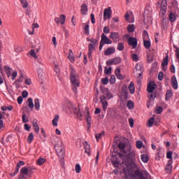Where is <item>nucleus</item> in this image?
Returning <instances> with one entry per match:
<instances>
[{
  "mask_svg": "<svg viewBox=\"0 0 179 179\" xmlns=\"http://www.w3.org/2000/svg\"><path fill=\"white\" fill-rule=\"evenodd\" d=\"M69 69L71 89L74 94H78V87L80 86V80L78 73H76V70H75L72 65H70Z\"/></svg>",
  "mask_w": 179,
  "mask_h": 179,
  "instance_id": "nucleus-1",
  "label": "nucleus"
},
{
  "mask_svg": "<svg viewBox=\"0 0 179 179\" xmlns=\"http://www.w3.org/2000/svg\"><path fill=\"white\" fill-rule=\"evenodd\" d=\"M160 8L159 16L164 17L167 12V0H162L161 4L159 2L157 3V9Z\"/></svg>",
  "mask_w": 179,
  "mask_h": 179,
  "instance_id": "nucleus-2",
  "label": "nucleus"
},
{
  "mask_svg": "<svg viewBox=\"0 0 179 179\" xmlns=\"http://www.w3.org/2000/svg\"><path fill=\"white\" fill-rule=\"evenodd\" d=\"M132 179H148L146 173L141 171L139 169L134 171V174L131 175Z\"/></svg>",
  "mask_w": 179,
  "mask_h": 179,
  "instance_id": "nucleus-3",
  "label": "nucleus"
},
{
  "mask_svg": "<svg viewBox=\"0 0 179 179\" xmlns=\"http://www.w3.org/2000/svg\"><path fill=\"white\" fill-rule=\"evenodd\" d=\"M105 44H113V41L110 38H108V37H107V35L102 34L101 36V41L99 43V51H101V50H103V47H104Z\"/></svg>",
  "mask_w": 179,
  "mask_h": 179,
  "instance_id": "nucleus-4",
  "label": "nucleus"
},
{
  "mask_svg": "<svg viewBox=\"0 0 179 179\" xmlns=\"http://www.w3.org/2000/svg\"><path fill=\"white\" fill-rule=\"evenodd\" d=\"M136 78L142 79V74L143 73V64L137 63L136 65V71L134 72Z\"/></svg>",
  "mask_w": 179,
  "mask_h": 179,
  "instance_id": "nucleus-5",
  "label": "nucleus"
},
{
  "mask_svg": "<svg viewBox=\"0 0 179 179\" xmlns=\"http://www.w3.org/2000/svg\"><path fill=\"white\" fill-rule=\"evenodd\" d=\"M69 108H70L71 111H72L73 114L76 115L78 120H82V113H80V109H78V108L73 106L72 103H69Z\"/></svg>",
  "mask_w": 179,
  "mask_h": 179,
  "instance_id": "nucleus-6",
  "label": "nucleus"
},
{
  "mask_svg": "<svg viewBox=\"0 0 179 179\" xmlns=\"http://www.w3.org/2000/svg\"><path fill=\"white\" fill-rule=\"evenodd\" d=\"M103 95L99 97L100 99L103 100H110V99H113V94H111V92L108 90V89L106 88L102 90Z\"/></svg>",
  "mask_w": 179,
  "mask_h": 179,
  "instance_id": "nucleus-7",
  "label": "nucleus"
},
{
  "mask_svg": "<svg viewBox=\"0 0 179 179\" xmlns=\"http://www.w3.org/2000/svg\"><path fill=\"white\" fill-rule=\"evenodd\" d=\"M127 43L129 45H131L132 47L133 50H135V48L138 47V40H136V38L129 37V38L127 39Z\"/></svg>",
  "mask_w": 179,
  "mask_h": 179,
  "instance_id": "nucleus-8",
  "label": "nucleus"
},
{
  "mask_svg": "<svg viewBox=\"0 0 179 179\" xmlns=\"http://www.w3.org/2000/svg\"><path fill=\"white\" fill-rule=\"evenodd\" d=\"M55 150L58 157L62 159V161L64 160V155H65V150H64V148L55 145Z\"/></svg>",
  "mask_w": 179,
  "mask_h": 179,
  "instance_id": "nucleus-9",
  "label": "nucleus"
},
{
  "mask_svg": "<svg viewBox=\"0 0 179 179\" xmlns=\"http://www.w3.org/2000/svg\"><path fill=\"white\" fill-rule=\"evenodd\" d=\"M29 167H22L20 170L19 176L22 177L24 179L27 178V176H29Z\"/></svg>",
  "mask_w": 179,
  "mask_h": 179,
  "instance_id": "nucleus-10",
  "label": "nucleus"
},
{
  "mask_svg": "<svg viewBox=\"0 0 179 179\" xmlns=\"http://www.w3.org/2000/svg\"><path fill=\"white\" fill-rule=\"evenodd\" d=\"M66 20V17L64 14L60 15L59 17H56L55 18V23H57V24H59V23H61V24H65Z\"/></svg>",
  "mask_w": 179,
  "mask_h": 179,
  "instance_id": "nucleus-11",
  "label": "nucleus"
},
{
  "mask_svg": "<svg viewBox=\"0 0 179 179\" xmlns=\"http://www.w3.org/2000/svg\"><path fill=\"white\" fill-rule=\"evenodd\" d=\"M118 148L121 150V153H119V155L120 157H122V156H127V151H125V143H120L118 144Z\"/></svg>",
  "mask_w": 179,
  "mask_h": 179,
  "instance_id": "nucleus-12",
  "label": "nucleus"
},
{
  "mask_svg": "<svg viewBox=\"0 0 179 179\" xmlns=\"http://www.w3.org/2000/svg\"><path fill=\"white\" fill-rule=\"evenodd\" d=\"M171 83L173 89L177 90L178 89V82L177 81V78L176 76H173L171 78Z\"/></svg>",
  "mask_w": 179,
  "mask_h": 179,
  "instance_id": "nucleus-13",
  "label": "nucleus"
},
{
  "mask_svg": "<svg viewBox=\"0 0 179 179\" xmlns=\"http://www.w3.org/2000/svg\"><path fill=\"white\" fill-rule=\"evenodd\" d=\"M38 120L37 119H34L32 121V127L34 128V131L38 134L40 132V127L38 126Z\"/></svg>",
  "mask_w": 179,
  "mask_h": 179,
  "instance_id": "nucleus-14",
  "label": "nucleus"
},
{
  "mask_svg": "<svg viewBox=\"0 0 179 179\" xmlns=\"http://www.w3.org/2000/svg\"><path fill=\"white\" fill-rule=\"evenodd\" d=\"M111 18V8H108L104 10L103 12V19L107 20V19Z\"/></svg>",
  "mask_w": 179,
  "mask_h": 179,
  "instance_id": "nucleus-15",
  "label": "nucleus"
},
{
  "mask_svg": "<svg viewBox=\"0 0 179 179\" xmlns=\"http://www.w3.org/2000/svg\"><path fill=\"white\" fill-rule=\"evenodd\" d=\"M171 163H173V159H169L168 161V164L165 167V171L166 173H171V170H173V166L171 165Z\"/></svg>",
  "mask_w": 179,
  "mask_h": 179,
  "instance_id": "nucleus-16",
  "label": "nucleus"
},
{
  "mask_svg": "<svg viewBox=\"0 0 179 179\" xmlns=\"http://www.w3.org/2000/svg\"><path fill=\"white\" fill-rule=\"evenodd\" d=\"M155 89H156V84L153 83H150V84L148 85V93H153Z\"/></svg>",
  "mask_w": 179,
  "mask_h": 179,
  "instance_id": "nucleus-17",
  "label": "nucleus"
},
{
  "mask_svg": "<svg viewBox=\"0 0 179 179\" xmlns=\"http://www.w3.org/2000/svg\"><path fill=\"white\" fill-rule=\"evenodd\" d=\"M115 76L118 78V79H120V80H122L124 79V76L123 75H121V69L120 68H117L115 71Z\"/></svg>",
  "mask_w": 179,
  "mask_h": 179,
  "instance_id": "nucleus-18",
  "label": "nucleus"
},
{
  "mask_svg": "<svg viewBox=\"0 0 179 179\" xmlns=\"http://www.w3.org/2000/svg\"><path fill=\"white\" fill-rule=\"evenodd\" d=\"M109 38H111L113 41H117L120 38V35L117 32H111Z\"/></svg>",
  "mask_w": 179,
  "mask_h": 179,
  "instance_id": "nucleus-19",
  "label": "nucleus"
},
{
  "mask_svg": "<svg viewBox=\"0 0 179 179\" xmlns=\"http://www.w3.org/2000/svg\"><path fill=\"white\" fill-rule=\"evenodd\" d=\"M85 153H87L88 156H91L92 153L90 152V145L87 142L84 143Z\"/></svg>",
  "mask_w": 179,
  "mask_h": 179,
  "instance_id": "nucleus-20",
  "label": "nucleus"
},
{
  "mask_svg": "<svg viewBox=\"0 0 179 179\" xmlns=\"http://www.w3.org/2000/svg\"><path fill=\"white\" fill-rule=\"evenodd\" d=\"M161 26L164 30H166V29H167V26H169V19L164 18L162 21Z\"/></svg>",
  "mask_w": 179,
  "mask_h": 179,
  "instance_id": "nucleus-21",
  "label": "nucleus"
},
{
  "mask_svg": "<svg viewBox=\"0 0 179 179\" xmlns=\"http://www.w3.org/2000/svg\"><path fill=\"white\" fill-rule=\"evenodd\" d=\"M85 110L87 111V114L86 115L87 122L88 124V129L90 128V126L92 125V117L89 115V109L87 108H85Z\"/></svg>",
  "mask_w": 179,
  "mask_h": 179,
  "instance_id": "nucleus-22",
  "label": "nucleus"
},
{
  "mask_svg": "<svg viewBox=\"0 0 179 179\" xmlns=\"http://www.w3.org/2000/svg\"><path fill=\"white\" fill-rule=\"evenodd\" d=\"M115 52V48L111 47L108 48L104 52V55H112V54H114Z\"/></svg>",
  "mask_w": 179,
  "mask_h": 179,
  "instance_id": "nucleus-23",
  "label": "nucleus"
},
{
  "mask_svg": "<svg viewBox=\"0 0 179 179\" xmlns=\"http://www.w3.org/2000/svg\"><path fill=\"white\" fill-rule=\"evenodd\" d=\"M100 101L102 103V108L103 111H106L107 107H108V102L106 99H100Z\"/></svg>",
  "mask_w": 179,
  "mask_h": 179,
  "instance_id": "nucleus-24",
  "label": "nucleus"
},
{
  "mask_svg": "<svg viewBox=\"0 0 179 179\" xmlns=\"http://www.w3.org/2000/svg\"><path fill=\"white\" fill-rule=\"evenodd\" d=\"M173 97V91L171 90H168L166 93L165 99L169 101Z\"/></svg>",
  "mask_w": 179,
  "mask_h": 179,
  "instance_id": "nucleus-25",
  "label": "nucleus"
},
{
  "mask_svg": "<svg viewBox=\"0 0 179 179\" xmlns=\"http://www.w3.org/2000/svg\"><path fill=\"white\" fill-rule=\"evenodd\" d=\"M45 162H47V159H45V158L39 157L36 161V164L38 166H43V164H44Z\"/></svg>",
  "mask_w": 179,
  "mask_h": 179,
  "instance_id": "nucleus-26",
  "label": "nucleus"
},
{
  "mask_svg": "<svg viewBox=\"0 0 179 179\" xmlns=\"http://www.w3.org/2000/svg\"><path fill=\"white\" fill-rule=\"evenodd\" d=\"M93 50H94V45H93L92 43H90L88 48V58H92V52H93Z\"/></svg>",
  "mask_w": 179,
  "mask_h": 179,
  "instance_id": "nucleus-27",
  "label": "nucleus"
},
{
  "mask_svg": "<svg viewBox=\"0 0 179 179\" xmlns=\"http://www.w3.org/2000/svg\"><path fill=\"white\" fill-rule=\"evenodd\" d=\"M59 120V116L58 115H55L54 119L52 121V124L53 127H58V120Z\"/></svg>",
  "mask_w": 179,
  "mask_h": 179,
  "instance_id": "nucleus-28",
  "label": "nucleus"
},
{
  "mask_svg": "<svg viewBox=\"0 0 179 179\" xmlns=\"http://www.w3.org/2000/svg\"><path fill=\"white\" fill-rule=\"evenodd\" d=\"M141 159L143 163H148L149 162V156L146 154H142L141 155Z\"/></svg>",
  "mask_w": 179,
  "mask_h": 179,
  "instance_id": "nucleus-29",
  "label": "nucleus"
},
{
  "mask_svg": "<svg viewBox=\"0 0 179 179\" xmlns=\"http://www.w3.org/2000/svg\"><path fill=\"white\" fill-rule=\"evenodd\" d=\"M4 69L8 78H10V75H12V69L8 66H6Z\"/></svg>",
  "mask_w": 179,
  "mask_h": 179,
  "instance_id": "nucleus-30",
  "label": "nucleus"
},
{
  "mask_svg": "<svg viewBox=\"0 0 179 179\" xmlns=\"http://www.w3.org/2000/svg\"><path fill=\"white\" fill-rule=\"evenodd\" d=\"M129 90L131 93V94H134L135 93V84H134V82H131L129 85Z\"/></svg>",
  "mask_w": 179,
  "mask_h": 179,
  "instance_id": "nucleus-31",
  "label": "nucleus"
},
{
  "mask_svg": "<svg viewBox=\"0 0 179 179\" xmlns=\"http://www.w3.org/2000/svg\"><path fill=\"white\" fill-rule=\"evenodd\" d=\"M81 13L82 15H86L87 13V5L85 3L81 6Z\"/></svg>",
  "mask_w": 179,
  "mask_h": 179,
  "instance_id": "nucleus-32",
  "label": "nucleus"
},
{
  "mask_svg": "<svg viewBox=\"0 0 179 179\" xmlns=\"http://www.w3.org/2000/svg\"><path fill=\"white\" fill-rule=\"evenodd\" d=\"M27 101H28L29 108H30V110H33V108H34V103H33V99L29 98Z\"/></svg>",
  "mask_w": 179,
  "mask_h": 179,
  "instance_id": "nucleus-33",
  "label": "nucleus"
},
{
  "mask_svg": "<svg viewBox=\"0 0 179 179\" xmlns=\"http://www.w3.org/2000/svg\"><path fill=\"white\" fill-rule=\"evenodd\" d=\"M34 107L37 111L40 110V99L37 98L34 99Z\"/></svg>",
  "mask_w": 179,
  "mask_h": 179,
  "instance_id": "nucleus-34",
  "label": "nucleus"
},
{
  "mask_svg": "<svg viewBox=\"0 0 179 179\" xmlns=\"http://www.w3.org/2000/svg\"><path fill=\"white\" fill-rule=\"evenodd\" d=\"M154 122H155V118L154 117L150 118L147 122V127H148L149 128H151V127H153Z\"/></svg>",
  "mask_w": 179,
  "mask_h": 179,
  "instance_id": "nucleus-35",
  "label": "nucleus"
},
{
  "mask_svg": "<svg viewBox=\"0 0 179 179\" xmlns=\"http://www.w3.org/2000/svg\"><path fill=\"white\" fill-rule=\"evenodd\" d=\"M129 157L130 159H135V151H130L129 154L127 152V155L122 156V157Z\"/></svg>",
  "mask_w": 179,
  "mask_h": 179,
  "instance_id": "nucleus-36",
  "label": "nucleus"
},
{
  "mask_svg": "<svg viewBox=\"0 0 179 179\" xmlns=\"http://www.w3.org/2000/svg\"><path fill=\"white\" fill-rule=\"evenodd\" d=\"M69 59L71 62H75V57L73 56V52L71 50H69Z\"/></svg>",
  "mask_w": 179,
  "mask_h": 179,
  "instance_id": "nucleus-37",
  "label": "nucleus"
},
{
  "mask_svg": "<svg viewBox=\"0 0 179 179\" xmlns=\"http://www.w3.org/2000/svg\"><path fill=\"white\" fill-rule=\"evenodd\" d=\"M143 44H144V47H145V48L147 50H149L150 48V41L146 40V39H143Z\"/></svg>",
  "mask_w": 179,
  "mask_h": 179,
  "instance_id": "nucleus-38",
  "label": "nucleus"
},
{
  "mask_svg": "<svg viewBox=\"0 0 179 179\" xmlns=\"http://www.w3.org/2000/svg\"><path fill=\"white\" fill-rule=\"evenodd\" d=\"M122 59L120 57H116L113 59V65H118V64H121Z\"/></svg>",
  "mask_w": 179,
  "mask_h": 179,
  "instance_id": "nucleus-39",
  "label": "nucleus"
},
{
  "mask_svg": "<svg viewBox=\"0 0 179 179\" xmlns=\"http://www.w3.org/2000/svg\"><path fill=\"white\" fill-rule=\"evenodd\" d=\"M151 93L150 95V101H153V100H155V99H156L157 96V92H149Z\"/></svg>",
  "mask_w": 179,
  "mask_h": 179,
  "instance_id": "nucleus-40",
  "label": "nucleus"
},
{
  "mask_svg": "<svg viewBox=\"0 0 179 179\" xmlns=\"http://www.w3.org/2000/svg\"><path fill=\"white\" fill-rule=\"evenodd\" d=\"M167 65H169V56H166L163 59V62L162 63V66H163V68H164V66H167Z\"/></svg>",
  "mask_w": 179,
  "mask_h": 179,
  "instance_id": "nucleus-41",
  "label": "nucleus"
},
{
  "mask_svg": "<svg viewBox=\"0 0 179 179\" xmlns=\"http://www.w3.org/2000/svg\"><path fill=\"white\" fill-rule=\"evenodd\" d=\"M127 107L129 108V110H134V101L131 100L128 101Z\"/></svg>",
  "mask_w": 179,
  "mask_h": 179,
  "instance_id": "nucleus-42",
  "label": "nucleus"
},
{
  "mask_svg": "<svg viewBox=\"0 0 179 179\" xmlns=\"http://www.w3.org/2000/svg\"><path fill=\"white\" fill-rule=\"evenodd\" d=\"M169 17L171 23H173V22H176V15H174V13H169Z\"/></svg>",
  "mask_w": 179,
  "mask_h": 179,
  "instance_id": "nucleus-43",
  "label": "nucleus"
},
{
  "mask_svg": "<svg viewBox=\"0 0 179 179\" xmlns=\"http://www.w3.org/2000/svg\"><path fill=\"white\" fill-rule=\"evenodd\" d=\"M33 139H34V135L33 133H30L28 136L27 142L29 143H31V142H33Z\"/></svg>",
  "mask_w": 179,
  "mask_h": 179,
  "instance_id": "nucleus-44",
  "label": "nucleus"
},
{
  "mask_svg": "<svg viewBox=\"0 0 179 179\" xmlns=\"http://www.w3.org/2000/svg\"><path fill=\"white\" fill-rule=\"evenodd\" d=\"M103 136H104V131H102L101 132L100 134H97L95 135V138L97 141V142H99V140L101 138H103Z\"/></svg>",
  "mask_w": 179,
  "mask_h": 179,
  "instance_id": "nucleus-45",
  "label": "nucleus"
},
{
  "mask_svg": "<svg viewBox=\"0 0 179 179\" xmlns=\"http://www.w3.org/2000/svg\"><path fill=\"white\" fill-rule=\"evenodd\" d=\"M127 30H128L129 33H134V31H135L134 24L128 25Z\"/></svg>",
  "mask_w": 179,
  "mask_h": 179,
  "instance_id": "nucleus-46",
  "label": "nucleus"
},
{
  "mask_svg": "<svg viewBox=\"0 0 179 179\" xmlns=\"http://www.w3.org/2000/svg\"><path fill=\"white\" fill-rule=\"evenodd\" d=\"M112 164L113 166H114V167H115L116 169H118L120 166V162L117 159L112 160Z\"/></svg>",
  "mask_w": 179,
  "mask_h": 179,
  "instance_id": "nucleus-47",
  "label": "nucleus"
},
{
  "mask_svg": "<svg viewBox=\"0 0 179 179\" xmlns=\"http://www.w3.org/2000/svg\"><path fill=\"white\" fill-rule=\"evenodd\" d=\"M20 3H22V8H27L29 6V3H27V1L26 0H20Z\"/></svg>",
  "mask_w": 179,
  "mask_h": 179,
  "instance_id": "nucleus-48",
  "label": "nucleus"
},
{
  "mask_svg": "<svg viewBox=\"0 0 179 179\" xmlns=\"http://www.w3.org/2000/svg\"><path fill=\"white\" fill-rule=\"evenodd\" d=\"M131 59L134 61V62H138V61L139 60V57H138V55L133 54L131 55Z\"/></svg>",
  "mask_w": 179,
  "mask_h": 179,
  "instance_id": "nucleus-49",
  "label": "nucleus"
},
{
  "mask_svg": "<svg viewBox=\"0 0 179 179\" xmlns=\"http://www.w3.org/2000/svg\"><path fill=\"white\" fill-rule=\"evenodd\" d=\"M112 69H113L111 67H105L104 73H106V75H110Z\"/></svg>",
  "mask_w": 179,
  "mask_h": 179,
  "instance_id": "nucleus-50",
  "label": "nucleus"
},
{
  "mask_svg": "<svg viewBox=\"0 0 179 179\" xmlns=\"http://www.w3.org/2000/svg\"><path fill=\"white\" fill-rule=\"evenodd\" d=\"M124 48V43H119L117 44V50L118 51H122Z\"/></svg>",
  "mask_w": 179,
  "mask_h": 179,
  "instance_id": "nucleus-51",
  "label": "nucleus"
},
{
  "mask_svg": "<svg viewBox=\"0 0 179 179\" xmlns=\"http://www.w3.org/2000/svg\"><path fill=\"white\" fill-rule=\"evenodd\" d=\"M142 146H143V143L141 141H138L136 142V148L137 149H142Z\"/></svg>",
  "mask_w": 179,
  "mask_h": 179,
  "instance_id": "nucleus-52",
  "label": "nucleus"
},
{
  "mask_svg": "<svg viewBox=\"0 0 179 179\" xmlns=\"http://www.w3.org/2000/svg\"><path fill=\"white\" fill-rule=\"evenodd\" d=\"M23 82V74H21L17 80L15 81V83H22Z\"/></svg>",
  "mask_w": 179,
  "mask_h": 179,
  "instance_id": "nucleus-53",
  "label": "nucleus"
},
{
  "mask_svg": "<svg viewBox=\"0 0 179 179\" xmlns=\"http://www.w3.org/2000/svg\"><path fill=\"white\" fill-rule=\"evenodd\" d=\"M81 170H82V168H80V165L79 164H77L76 165V173L79 174V173H80Z\"/></svg>",
  "mask_w": 179,
  "mask_h": 179,
  "instance_id": "nucleus-54",
  "label": "nucleus"
},
{
  "mask_svg": "<svg viewBox=\"0 0 179 179\" xmlns=\"http://www.w3.org/2000/svg\"><path fill=\"white\" fill-rule=\"evenodd\" d=\"M22 122H24V124L29 122V118L26 116V114L22 115Z\"/></svg>",
  "mask_w": 179,
  "mask_h": 179,
  "instance_id": "nucleus-55",
  "label": "nucleus"
},
{
  "mask_svg": "<svg viewBox=\"0 0 179 179\" xmlns=\"http://www.w3.org/2000/svg\"><path fill=\"white\" fill-rule=\"evenodd\" d=\"M157 114H162L163 113V108L162 106L157 107L155 110Z\"/></svg>",
  "mask_w": 179,
  "mask_h": 179,
  "instance_id": "nucleus-56",
  "label": "nucleus"
},
{
  "mask_svg": "<svg viewBox=\"0 0 179 179\" xmlns=\"http://www.w3.org/2000/svg\"><path fill=\"white\" fill-rule=\"evenodd\" d=\"M101 83L103 85H108V77H106L101 79Z\"/></svg>",
  "mask_w": 179,
  "mask_h": 179,
  "instance_id": "nucleus-57",
  "label": "nucleus"
},
{
  "mask_svg": "<svg viewBox=\"0 0 179 179\" xmlns=\"http://www.w3.org/2000/svg\"><path fill=\"white\" fill-rule=\"evenodd\" d=\"M84 30H85V34L87 36H89L90 34V31H89V24H86L84 27Z\"/></svg>",
  "mask_w": 179,
  "mask_h": 179,
  "instance_id": "nucleus-58",
  "label": "nucleus"
},
{
  "mask_svg": "<svg viewBox=\"0 0 179 179\" xmlns=\"http://www.w3.org/2000/svg\"><path fill=\"white\" fill-rule=\"evenodd\" d=\"M167 159H170V160H173V152L169 151L166 153Z\"/></svg>",
  "mask_w": 179,
  "mask_h": 179,
  "instance_id": "nucleus-59",
  "label": "nucleus"
},
{
  "mask_svg": "<svg viewBox=\"0 0 179 179\" xmlns=\"http://www.w3.org/2000/svg\"><path fill=\"white\" fill-rule=\"evenodd\" d=\"M29 54L31 55V56L33 57V58H35V59H37V55H36V51L34 50H31L29 52Z\"/></svg>",
  "mask_w": 179,
  "mask_h": 179,
  "instance_id": "nucleus-60",
  "label": "nucleus"
},
{
  "mask_svg": "<svg viewBox=\"0 0 179 179\" xmlns=\"http://www.w3.org/2000/svg\"><path fill=\"white\" fill-rule=\"evenodd\" d=\"M110 83H111V85H114V83H115V76L112 75V76H110Z\"/></svg>",
  "mask_w": 179,
  "mask_h": 179,
  "instance_id": "nucleus-61",
  "label": "nucleus"
},
{
  "mask_svg": "<svg viewBox=\"0 0 179 179\" xmlns=\"http://www.w3.org/2000/svg\"><path fill=\"white\" fill-rule=\"evenodd\" d=\"M17 76V71H13V73L11 74L12 80H15Z\"/></svg>",
  "mask_w": 179,
  "mask_h": 179,
  "instance_id": "nucleus-62",
  "label": "nucleus"
},
{
  "mask_svg": "<svg viewBox=\"0 0 179 179\" xmlns=\"http://www.w3.org/2000/svg\"><path fill=\"white\" fill-rule=\"evenodd\" d=\"M103 33L105 34H108V33H110V28H108V27H103Z\"/></svg>",
  "mask_w": 179,
  "mask_h": 179,
  "instance_id": "nucleus-63",
  "label": "nucleus"
},
{
  "mask_svg": "<svg viewBox=\"0 0 179 179\" xmlns=\"http://www.w3.org/2000/svg\"><path fill=\"white\" fill-rule=\"evenodd\" d=\"M25 163L23 161H20L19 163L17 164L16 166L18 168V169H20V166H24Z\"/></svg>",
  "mask_w": 179,
  "mask_h": 179,
  "instance_id": "nucleus-64",
  "label": "nucleus"
}]
</instances>
